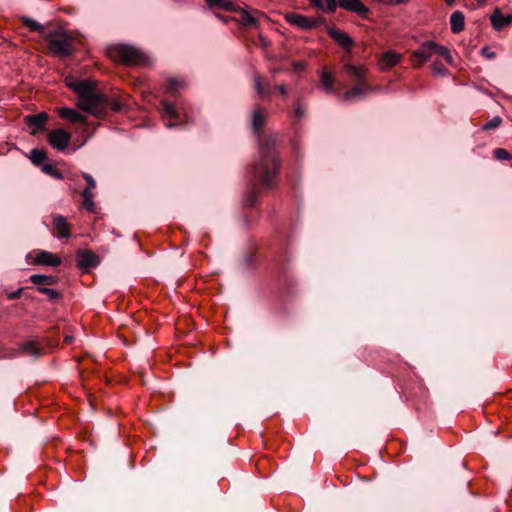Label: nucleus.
<instances>
[{
  "label": "nucleus",
  "mask_w": 512,
  "mask_h": 512,
  "mask_svg": "<svg viewBox=\"0 0 512 512\" xmlns=\"http://www.w3.org/2000/svg\"><path fill=\"white\" fill-rule=\"evenodd\" d=\"M216 16H217L220 20H222V21H226V20H225V18H224L222 15H220V14H216Z\"/></svg>",
  "instance_id": "46"
},
{
  "label": "nucleus",
  "mask_w": 512,
  "mask_h": 512,
  "mask_svg": "<svg viewBox=\"0 0 512 512\" xmlns=\"http://www.w3.org/2000/svg\"><path fill=\"white\" fill-rule=\"evenodd\" d=\"M338 6L362 17L369 12V9L361 2V0H339Z\"/></svg>",
  "instance_id": "13"
},
{
  "label": "nucleus",
  "mask_w": 512,
  "mask_h": 512,
  "mask_svg": "<svg viewBox=\"0 0 512 512\" xmlns=\"http://www.w3.org/2000/svg\"><path fill=\"white\" fill-rule=\"evenodd\" d=\"M339 1L337 0H310V4L324 12H335L338 7Z\"/></svg>",
  "instance_id": "22"
},
{
  "label": "nucleus",
  "mask_w": 512,
  "mask_h": 512,
  "mask_svg": "<svg viewBox=\"0 0 512 512\" xmlns=\"http://www.w3.org/2000/svg\"><path fill=\"white\" fill-rule=\"evenodd\" d=\"M114 109H115V110H118V109H119V106H118V105H115V106H114Z\"/></svg>",
  "instance_id": "49"
},
{
  "label": "nucleus",
  "mask_w": 512,
  "mask_h": 512,
  "mask_svg": "<svg viewBox=\"0 0 512 512\" xmlns=\"http://www.w3.org/2000/svg\"><path fill=\"white\" fill-rule=\"evenodd\" d=\"M375 89L370 85L368 80H361L356 82V85L351 89L345 91L341 98L345 102H352L355 99H362L368 94L372 93Z\"/></svg>",
  "instance_id": "6"
},
{
  "label": "nucleus",
  "mask_w": 512,
  "mask_h": 512,
  "mask_svg": "<svg viewBox=\"0 0 512 512\" xmlns=\"http://www.w3.org/2000/svg\"><path fill=\"white\" fill-rule=\"evenodd\" d=\"M99 262V257L90 250H79L76 254L77 266L84 271L98 266Z\"/></svg>",
  "instance_id": "8"
},
{
  "label": "nucleus",
  "mask_w": 512,
  "mask_h": 512,
  "mask_svg": "<svg viewBox=\"0 0 512 512\" xmlns=\"http://www.w3.org/2000/svg\"><path fill=\"white\" fill-rule=\"evenodd\" d=\"M109 55L115 61L127 65H138L146 62V56L138 48L126 44H118L110 48Z\"/></svg>",
  "instance_id": "4"
},
{
  "label": "nucleus",
  "mask_w": 512,
  "mask_h": 512,
  "mask_svg": "<svg viewBox=\"0 0 512 512\" xmlns=\"http://www.w3.org/2000/svg\"><path fill=\"white\" fill-rule=\"evenodd\" d=\"M59 116L62 119L71 121V122H84L86 120L85 116L80 114L77 110L72 108H60L58 111Z\"/></svg>",
  "instance_id": "21"
},
{
  "label": "nucleus",
  "mask_w": 512,
  "mask_h": 512,
  "mask_svg": "<svg viewBox=\"0 0 512 512\" xmlns=\"http://www.w3.org/2000/svg\"><path fill=\"white\" fill-rule=\"evenodd\" d=\"M29 280L37 286V290H40L41 287H49L58 283V277L44 274H32Z\"/></svg>",
  "instance_id": "17"
},
{
  "label": "nucleus",
  "mask_w": 512,
  "mask_h": 512,
  "mask_svg": "<svg viewBox=\"0 0 512 512\" xmlns=\"http://www.w3.org/2000/svg\"><path fill=\"white\" fill-rule=\"evenodd\" d=\"M30 159L35 165H40L46 159V152L40 149H32Z\"/></svg>",
  "instance_id": "29"
},
{
  "label": "nucleus",
  "mask_w": 512,
  "mask_h": 512,
  "mask_svg": "<svg viewBox=\"0 0 512 512\" xmlns=\"http://www.w3.org/2000/svg\"><path fill=\"white\" fill-rule=\"evenodd\" d=\"M490 21L492 27L495 30L500 31L512 22V14L503 15L499 8H495L494 12L490 16Z\"/></svg>",
  "instance_id": "15"
},
{
  "label": "nucleus",
  "mask_w": 512,
  "mask_h": 512,
  "mask_svg": "<svg viewBox=\"0 0 512 512\" xmlns=\"http://www.w3.org/2000/svg\"><path fill=\"white\" fill-rule=\"evenodd\" d=\"M47 140L52 148L58 151H64L70 143L71 134L59 128L50 131Z\"/></svg>",
  "instance_id": "7"
},
{
  "label": "nucleus",
  "mask_w": 512,
  "mask_h": 512,
  "mask_svg": "<svg viewBox=\"0 0 512 512\" xmlns=\"http://www.w3.org/2000/svg\"><path fill=\"white\" fill-rule=\"evenodd\" d=\"M210 8L218 7L227 11H235L236 5L229 0H205Z\"/></svg>",
  "instance_id": "25"
},
{
  "label": "nucleus",
  "mask_w": 512,
  "mask_h": 512,
  "mask_svg": "<svg viewBox=\"0 0 512 512\" xmlns=\"http://www.w3.org/2000/svg\"><path fill=\"white\" fill-rule=\"evenodd\" d=\"M42 171L57 179H62V174L52 164H44L42 166Z\"/></svg>",
  "instance_id": "36"
},
{
  "label": "nucleus",
  "mask_w": 512,
  "mask_h": 512,
  "mask_svg": "<svg viewBox=\"0 0 512 512\" xmlns=\"http://www.w3.org/2000/svg\"><path fill=\"white\" fill-rule=\"evenodd\" d=\"M433 51L434 54L443 57L449 64H453V58L450 54V51L445 46L439 45L436 42H434Z\"/></svg>",
  "instance_id": "28"
},
{
  "label": "nucleus",
  "mask_w": 512,
  "mask_h": 512,
  "mask_svg": "<svg viewBox=\"0 0 512 512\" xmlns=\"http://www.w3.org/2000/svg\"><path fill=\"white\" fill-rule=\"evenodd\" d=\"M327 32L343 49L350 50L353 47L354 41L346 32L336 27H328Z\"/></svg>",
  "instance_id": "11"
},
{
  "label": "nucleus",
  "mask_w": 512,
  "mask_h": 512,
  "mask_svg": "<svg viewBox=\"0 0 512 512\" xmlns=\"http://www.w3.org/2000/svg\"><path fill=\"white\" fill-rule=\"evenodd\" d=\"M23 352L30 354L34 357H39L41 355V349L36 346L34 342H26L22 345Z\"/></svg>",
  "instance_id": "30"
},
{
  "label": "nucleus",
  "mask_w": 512,
  "mask_h": 512,
  "mask_svg": "<svg viewBox=\"0 0 512 512\" xmlns=\"http://www.w3.org/2000/svg\"><path fill=\"white\" fill-rule=\"evenodd\" d=\"M275 89L278 90L283 95L288 94V89H287L286 85H284V84L276 86Z\"/></svg>",
  "instance_id": "42"
},
{
  "label": "nucleus",
  "mask_w": 512,
  "mask_h": 512,
  "mask_svg": "<svg viewBox=\"0 0 512 512\" xmlns=\"http://www.w3.org/2000/svg\"><path fill=\"white\" fill-rule=\"evenodd\" d=\"M341 73L350 76L355 82L367 80V70L362 65L344 62Z\"/></svg>",
  "instance_id": "12"
},
{
  "label": "nucleus",
  "mask_w": 512,
  "mask_h": 512,
  "mask_svg": "<svg viewBox=\"0 0 512 512\" xmlns=\"http://www.w3.org/2000/svg\"><path fill=\"white\" fill-rule=\"evenodd\" d=\"M80 101L78 107L83 111L89 112L95 116H100L103 112V96L96 92L95 85L88 80H80L75 87Z\"/></svg>",
  "instance_id": "2"
},
{
  "label": "nucleus",
  "mask_w": 512,
  "mask_h": 512,
  "mask_svg": "<svg viewBox=\"0 0 512 512\" xmlns=\"http://www.w3.org/2000/svg\"><path fill=\"white\" fill-rule=\"evenodd\" d=\"M502 123V118L500 116H495L493 117L492 119H490L489 121H487L484 125H483V130H494L496 128H498Z\"/></svg>",
  "instance_id": "33"
},
{
  "label": "nucleus",
  "mask_w": 512,
  "mask_h": 512,
  "mask_svg": "<svg viewBox=\"0 0 512 512\" xmlns=\"http://www.w3.org/2000/svg\"><path fill=\"white\" fill-rule=\"evenodd\" d=\"M433 46L434 41H425L420 45V47L416 51H414L413 57L415 66L419 67L424 62L431 58V56L434 54Z\"/></svg>",
  "instance_id": "10"
},
{
  "label": "nucleus",
  "mask_w": 512,
  "mask_h": 512,
  "mask_svg": "<svg viewBox=\"0 0 512 512\" xmlns=\"http://www.w3.org/2000/svg\"><path fill=\"white\" fill-rule=\"evenodd\" d=\"M34 262L37 265L56 267L61 264V259L56 254L41 250L37 253Z\"/></svg>",
  "instance_id": "14"
},
{
  "label": "nucleus",
  "mask_w": 512,
  "mask_h": 512,
  "mask_svg": "<svg viewBox=\"0 0 512 512\" xmlns=\"http://www.w3.org/2000/svg\"><path fill=\"white\" fill-rule=\"evenodd\" d=\"M44 40L48 43V50L53 56L65 58L75 51V39L66 31L49 32L44 36Z\"/></svg>",
  "instance_id": "3"
},
{
  "label": "nucleus",
  "mask_w": 512,
  "mask_h": 512,
  "mask_svg": "<svg viewBox=\"0 0 512 512\" xmlns=\"http://www.w3.org/2000/svg\"><path fill=\"white\" fill-rule=\"evenodd\" d=\"M285 20L290 24L302 30H311L319 27L325 22L322 17L310 18L299 13H288Z\"/></svg>",
  "instance_id": "5"
},
{
  "label": "nucleus",
  "mask_w": 512,
  "mask_h": 512,
  "mask_svg": "<svg viewBox=\"0 0 512 512\" xmlns=\"http://www.w3.org/2000/svg\"><path fill=\"white\" fill-rule=\"evenodd\" d=\"M24 288H19L15 291H12L10 293H8V299L9 300H15V299H18L20 296H21V293L23 291Z\"/></svg>",
  "instance_id": "40"
},
{
  "label": "nucleus",
  "mask_w": 512,
  "mask_h": 512,
  "mask_svg": "<svg viewBox=\"0 0 512 512\" xmlns=\"http://www.w3.org/2000/svg\"><path fill=\"white\" fill-rule=\"evenodd\" d=\"M482 54L486 55L488 58L494 57V53L488 52V48L487 47L482 49Z\"/></svg>",
  "instance_id": "44"
},
{
  "label": "nucleus",
  "mask_w": 512,
  "mask_h": 512,
  "mask_svg": "<svg viewBox=\"0 0 512 512\" xmlns=\"http://www.w3.org/2000/svg\"><path fill=\"white\" fill-rule=\"evenodd\" d=\"M320 82L322 89L327 93H335L334 83L335 79L332 73L324 70L320 75Z\"/></svg>",
  "instance_id": "23"
},
{
  "label": "nucleus",
  "mask_w": 512,
  "mask_h": 512,
  "mask_svg": "<svg viewBox=\"0 0 512 512\" xmlns=\"http://www.w3.org/2000/svg\"><path fill=\"white\" fill-rule=\"evenodd\" d=\"M82 177L87 182V187L86 188H89L91 191H92V189L96 188V182H95V180L93 179V177L90 174L82 173Z\"/></svg>",
  "instance_id": "39"
},
{
  "label": "nucleus",
  "mask_w": 512,
  "mask_h": 512,
  "mask_svg": "<svg viewBox=\"0 0 512 512\" xmlns=\"http://www.w3.org/2000/svg\"><path fill=\"white\" fill-rule=\"evenodd\" d=\"M53 227L57 231L56 237L59 239H68L71 237V233L69 230V225L67 223L66 217L62 215H57L53 218Z\"/></svg>",
  "instance_id": "16"
},
{
  "label": "nucleus",
  "mask_w": 512,
  "mask_h": 512,
  "mask_svg": "<svg viewBox=\"0 0 512 512\" xmlns=\"http://www.w3.org/2000/svg\"><path fill=\"white\" fill-rule=\"evenodd\" d=\"M47 120L48 114L46 112H41L34 115H27L25 117V123L31 129L32 135H35L36 133L45 130Z\"/></svg>",
  "instance_id": "9"
},
{
  "label": "nucleus",
  "mask_w": 512,
  "mask_h": 512,
  "mask_svg": "<svg viewBox=\"0 0 512 512\" xmlns=\"http://www.w3.org/2000/svg\"><path fill=\"white\" fill-rule=\"evenodd\" d=\"M83 197V207L88 211H93L95 208V203L93 201L94 194L89 188H85L82 192Z\"/></svg>",
  "instance_id": "27"
},
{
  "label": "nucleus",
  "mask_w": 512,
  "mask_h": 512,
  "mask_svg": "<svg viewBox=\"0 0 512 512\" xmlns=\"http://www.w3.org/2000/svg\"><path fill=\"white\" fill-rule=\"evenodd\" d=\"M266 118V109L257 108L253 112L252 128L258 134L259 155L251 168V187L247 192L246 204L253 207L258 199V186L270 188L277 183L280 158L277 151L278 135H260Z\"/></svg>",
  "instance_id": "1"
},
{
  "label": "nucleus",
  "mask_w": 512,
  "mask_h": 512,
  "mask_svg": "<svg viewBox=\"0 0 512 512\" xmlns=\"http://www.w3.org/2000/svg\"><path fill=\"white\" fill-rule=\"evenodd\" d=\"M306 113V108L302 106L300 103L296 104L294 107V115L297 119H301Z\"/></svg>",
  "instance_id": "38"
},
{
  "label": "nucleus",
  "mask_w": 512,
  "mask_h": 512,
  "mask_svg": "<svg viewBox=\"0 0 512 512\" xmlns=\"http://www.w3.org/2000/svg\"><path fill=\"white\" fill-rule=\"evenodd\" d=\"M259 42L263 47H267L270 45V42L267 38L263 37L261 34L259 35Z\"/></svg>",
  "instance_id": "43"
},
{
  "label": "nucleus",
  "mask_w": 512,
  "mask_h": 512,
  "mask_svg": "<svg viewBox=\"0 0 512 512\" xmlns=\"http://www.w3.org/2000/svg\"><path fill=\"white\" fill-rule=\"evenodd\" d=\"M184 86L185 81L179 80L177 78H170L166 83L165 92L174 95L176 92L179 91V89H181Z\"/></svg>",
  "instance_id": "26"
},
{
  "label": "nucleus",
  "mask_w": 512,
  "mask_h": 512,
  "mask_svg": "<svg viewBox=\"0 0 512 512\" xmlns=\"http://www.w3.org/2000/svg\"><path fill=\"white\" fill-rule=\"evenodd\" d=\"M454 2H455V0H446V3H447L448 5H452Z\"/></svg>",
  "instance_id": "47"
},
{
  "label": "nucleus",
  "mask_w": 512,
  "mask_h": 512,
  "mask_svg": "<svg viewBox=\"0 0 512 512\" xmlns=\"http://www.w3.org/2000/svg\"><path fill=\"white\" fill-rule=\"evenodd\" d=\"M479 3H484L486 0H476Z\"/></svg>",
  "instance_id": "48"
},
{
  "label": "nucleus",
  "mask_w": 512,
  "mask_h": 512,
  "mask_svg": "<svg viewBox=\"0 0 512 512\" xmlns=\"http://www.w3.org/2000/svg\"><path fill=\"white\" fill-rule=\"evenodd\" d=\"M161 105H162V109H163V112H164V119H165V125L168 127V128H171V127H174L176 124L173 123V122H170V120L174 119V120H179L180 119V116H179V113L177 112V109L175 108V106L169 102V101H162L161 102Z\"/></svg>",
  "instance_id": "18"
},
{
  "label": "nucleus",
  "mask_w": 512,
  "mask_h": 512,
  "mask_svg": "<svg viewBox=\"0 0 512 512\" xmlns=\"http://www.w3.org/2000/svg\"><path fill=\"white\" fill-rule=\"evenodd\" d=\"M40 293L46 295L49 300H55L60 298V293L52 288L49 287H41L40 290H38Z\"/></svg>",
  "instance_id": "37"
},
{
  "label": "nucleus",
  "mask_w": 512,
  "mask_h": 512,
  "mask_svg": "<svg viewBox=\"0 0 512 512\" xmlns=\"http://www.w3.org/2000/svg\"><path fill=\"white\" fill-rule=\"evenodd\" d=\"M79 82H80V80L67 79L66 85H67V87H69L71 90H73L75 92V87L77 86V84Z\"/></svg>",
  "instance_id": "41"
},
{
  "label": "nucleus",
  "mask_w": 512,
  "mask_h": 512,
  "mask_svg": "<svg viewBox=\"0 0 512 512\" xmlns=\"http://www.w3.org/2000/svg\"><path fill=\"white\" fill-rule=\"evenodd\" d=\"M73 340H74V337H73V336H71V335H66V336L64 337V342H65L66 344H71V343L73 342Z\"/></svg>",
  "instance_id": "45"
},
{
  "label": "nucleus",
  "mask_w": 512,
  "mask_h": 512,
  "mask_svg": "<svg viewBox=\"0 0 512 512\" xmlns=\"http://www.w3.org/2000/svg\"><path fill=\"white\" fill-rule=\"evenodd\" d=\"M431 69L433 73L436 75L445 76L448 74V70L446 69V67L439 61L433 62L431 65Z\"/></svg>",
  "instance_id": "34"
},
{
  "label": "nucleus",
  "mask_w": 512,
  "mask_h": 512,
  "mask_svg": "<svg viewBox=\"0 0 512 512\" xmlns=\"http://www.w3.org/2000/svg\"><path fill=\"white\" fill-rule=\"evenodd\" d=\"M401 58V55L394 51L385 52L380 59V68L382 70H387L393 66H395Z\"/></svg>",
  "instance_id": "20"
},
{
  "label": "nucleus",
  "mask_w": 512,
  "mask_h": 512,
  "mask_svg": "<svg viewBox=\"0 0 512 512\" xmlns=\"http://www.w3.org/2000/svg\"><path fill=\"white\" fill-rule=\"evenodd\" d=\"M254 85H255V89L257 91V94L261 97H264V96H270L271 95V90L270 89H265L262 85V81H261V77L259 75H255L254 76Z\"/></svg>",
  "instance_id": "31"
},
{
  "label": "nucleus",
  "mask_w": 512,
  "mask_h": 512,
  "mask_svg": "<svg viewBox=\"0 0 512 512\" xmlns=\"http://www.w3.org/2000/svg\"><path fill=\"white\" fill-rule=\"evenodd\" d=\"M450 27L454 34L462 32L465 28V17L463 12L456 10L450 16Z\"/></svg>",
  "instance_id": "19"
},
{
  "label": "nucleus",
  "mask_w": 512,
  "mask_h": 512,
  "mask_svg": "<svg viewBox=\"0 0 512 512\" xmlns=\"http://www.w3.org/2000/svg\"><path fill=\"white\" fill-rule=\"evenodd\" d=\"M493 154H494V157L500 161L512 159V155L506 149H503V148L495 149Z\"/></svg>",
  "instance_id": "35"
},
{
  "label": "nucleus",
  "mask_w": 512,
  "mask_h": 512,
  "mask_svg": "<svg viewBox=\"0 0 512 512\" xmlns=\"http://www.w3.org/2000/svg\"><path fill=\"white\" fill-rule=\"evenodd\" d=\"M239 23L246 28H248V27L257 28L258 27L257 18L254 15H252L250 12H248L247 10L241 11L240 17H239Z\"/></svg>",
  "instance_id": "24"
},
{
  "label": "nucleus",
  "mask_w": 512,
  "mask_h": 512,
  "mask_svg": "<svg viewBox=\"0 0 512 512\" xmlns=\"http://www.w3.org/2000/svg\"><path fill=\"white\" fill-rule=\"evenodd\" d=\"M23 24L29 28L31 31H37L40 33L44 32V27L40 23L36 22L35 20L29 18V17H23Z\"/></svg>",
  "instance_id": "32"
}]
</instances>
